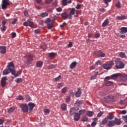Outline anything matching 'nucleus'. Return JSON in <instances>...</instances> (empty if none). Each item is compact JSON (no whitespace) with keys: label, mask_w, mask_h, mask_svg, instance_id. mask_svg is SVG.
I'll use <instances>...</instances> for the list:
<instances>
[{"label":"nucleus","mask_w":127,"mask_h":127,"mask_svg":"<svg viewBox=\"0 0 127 127\" xmlns=\"http://www.w3.org/2000/svg\"><path fill=\"white\" fill-rule=\"evenodd\" d=\"M75 12H76V13H77V11H76V9H75V8H72L70 9V11L69 12V16H70V18H71L72 15H74V14H75Z\"/></svg>","instance_id":"14"},{"label":"nucleus","mask_w":127,"mask_h":127,"mask_svg":"<svg viewBox=\"0 0 127 127\" xmlns=\"http://www.w3.org/2000/svg\"><path fill=\"white\" fill-rule=\"evenodd\" d=\"M121 113L122 115H126V114H127V111L126 110H123Z\"/></svg>","instance_id":"64"},{"label":"nucleus","mask_w":127,"mask_h":127,"mask_svg":"<svg viewBox=\"0 0 127 127\" xmlns=\"http://www.w3.org/2000/svg\"><path fill=\"white\" fill-rule=\"evenodd\" d=\"M82 122H87L88 121V117H87V116H83L82 117Z\"/></svg>","instance_id":"34"},{"label":"nucleus","mask_w":127,"mask_h":127,"mask_svg":"<svg viewBox=\"0 0 127 127\" xmlns=\"http://www.w3.org/2000/svg\"><path fill=\"white\" fill-rule=\"evenodd\" d=\"M114 118L115 116H114V114H109L106 117L107 119L110 120V121H111V120H113V119H114Z\"/></svg>","instance_id":"26"},{"label":"nucleus","mask_w":127,"mask_h":127,"mask_svg":"<svg viewBox=\"0 0 127 127\" xmlns=\"http://www.w3.org/2000/svg\"><path fill=\"white\" fill-rule=\"evenodd\" d=\"M119 76H120V81L122 82H125L127 80V74H122L121 73H115L112 75V79H117Z\"/></svg>","instance_id":"3"},{"label":"nucleus","mask_w":127,"mask_h":127,"mask_svg":"<svg viewBox=\"0 0 127 127\" xmlns=\"http://www.w3.org/2000/svg\"><path fill=\"white\" fill-rule=\"evenodd\" d=\"M122 119L125 123H127V115L126 116H122Z\"/></svg>","instance_id":"45"},{"label":"nucleus","mask_w":127,"mask_h":127,"mask_svg":"<svg viewBox=\"0 0 127 127\" xmlns=\"http://www.w3.org/2000/svg\"><path fill=\"white\" fill-rule=\"evenodd\" d=\"M28 106H29V110L30 112L32 111L33 109H34V107H35V104L34 103H29L28 104Z\"/></svg>","instance_id":"18"},{"label":"nucleus","mask_w":127,"mask_h":127,"mask_svg":"<svg viewBox=\"0 0 127 127\" xmlns=\"http://www.w3.org/2000/svg\"><path fill=\"white\" fill-rule=\"evenodd\" d=\"M3 124V120H2V119H0V126L1 125V126H0V127H3V125H2Z\"/></svg>","instance_id":"55"},{"label":"nucleus","mask_w":127,"mask_h":127,"mask_svg":"<svg viewBox=\"0 0 127 127\" xmlns=\"http://www.w3.org/2000/svg\"><path fill=\"white\" fill-rule=\"evenodd\" d=\"M104 101L105 102H111L112 103H113V102H115V99L114 96L110 97L109 96H108L104 98Z\"/></svg>","instance_id":"9"},{"label":"nucleus","mask_w":127,"mask_h":127,"mask_svg":"<svg viewBox=\"0 0 127 127\" xmlns=\"http://www.w3.org/2000/svg\"><path fill=\"white\" fill-rule=\"evenodd\" d=\"M61 16L63 18H64V19L70 18V15L68 14V12H63L61 14Z\"/></svg>","instance_id":"12"},{"label":"nucleus","mask_w":127,"mask_h":127,"mask_svg":"<svg viewBox=\"0 0 127 127\" xmlns=\"http://www.w3.org/2000/svg\"><path fill=\"white\" fill-rule=\"evenodd\" d=\"M24 14L25 16H28V11H27V10H25L24 12Z\"/></svg>","instance_id":"61"},{"label":"nucleus","mask_w":127,"mask_h":127,"mask_svg":"<svg viewBox=\"0 0 127 127\" xmlns=\"http://www.w3.org/2000/svg\"><path fill=\"white\" fill-rule=\"evenodd\" d=\"M61 78V75H59L57 77L55 78L54 79V80H55V81H58V80H60Z\"/></svg>","instance_id":"57"},{"label":"nucleus","mask_w":127,"mask_h":127,"mask_svg":"<svg viewBox=\"0 0 127 127\" xmlns=\"http://www.w3.org/2000/svg\"><path fill=\"white\" fill-rule=\"evenodd\" d=\"M96 125H97V123H96V122L94 121L91 124V127H95Z\"/></svg>","instance_id":"63"},{"label":"nucleus","mask_w":127,"mask_h":127,"mask_svg":"<svg viewBox=\"0 0 127 127\" xmlns=\"http://www.w3.org/2000/svg\"><path fill=\"white\" fill-rule=\"evenodd\" d=\"M75 8H76V9H80L81 8V4H77Z\"/></svg>","instance_id":"62"},{"label":"nucleus","mask_w":127,"mask_h":127,"mask_svg":"<svg viewBox=\"0 0 127 127\" xmlns=\"http://www.w3.org/2000/svg\"><path fill=\"white\" fill-rule=\"evenodd\" d=\"M103 112H100L97 114V118H101L103 116Z\"/></svg>","instance_id":"47"},{"label":"nucleus","mask_w":127,"mask_h":127,"mask_svg":"<svg viewBox=\"0 0 127 127\" xmlns=\"http://www.w3.org/2000/svg\"><path fill=\"white\" fill-rule=\"evenodd\" d=\"M51 22H52V21H51V19H50V18H47L45 21V23H46L47 24L51 23Z\"/></svg>","instance_id":"32"},{"label":"nucleus","mask_w":127,"mask_h":127,"mask_svg":"<svg viewBox=\"0 0 127 127\" xmlns=\"http://www.w3.org/2000/svg\"><path fill=\"white\" fill-rule=\"evenodd\" d=\"M86 115H87V116L90 117H93V112L88 111L87 112Z\"/></svg>","instance_id":"37"},{"label":"nucleus","mask_w":127,"mask_h":127,"mask_svg":"<svg viewBox=\"0 0 127 127\" xmlns=\"http://www.w3.org/2000/svg\"><path fill=\"white\" fill-rule=\"evenodd\" d=\"M14 110H15V108L14 107H12L8 110V113H13Z\"/></svg>","instance_id":"33"},{"label":"nucleus","mask_w":127,"mask_h":127,"mask_svg":"<svg viewBox=\"0 0 127 127\" xmlns=\"http://www.w3.org/2000/svg\"><path fill=\"white\" fill-rule=\"evenodd\" d=\"M62 85L63 84L61 83H59L57 85V88H58L59 89H60L61 87H62Z\"/></svg>","instance_id":"58"},{"label":"nucleus","mask_w":127,"mask_h":127,"mask_svg":"<svg viewBox=\"0 0 127 127\" xmlns=\"http://www.w3.org/2000/svg\"><path fill=\"white\" fill-rule=\"evenodd\" d=\"M67 92V87H64L62 90V93L63 94H66Z\"/></svg>","instance_id":"40"},{"label":"nucleus","mask_w":127,"mask_h":127,"mask_svg":"<svg viewBox=\"0 0 127 127\" xmlns=\"http://www.w3.org/2000/svg\"><path fill=\"white\" fill-rule=\"evenodd\" d=\"M28 22L29 23V26L31 28H33L34 27V23L33 22H31L30 19L28 20Z\"/></svg>","instance_id":"28"},{"label":"nucleus","mask_w":127,"mask_h":127,"mask_svg":"<svg viewBox=\"0 0 127 127\" xmlns=\"http://www.w3.org/2000/svg\"><path fill=\"white\" fill-rule=\"evenodd\" d=\"M75 114H76V110L75 109V108H70L69 110L70 116H73V115H75Z\"/></svg>","instance_id":"19"},{"label":"nucleus","mask_w":127,"mask_h":127,"mask_svg":"<svg viewBox=\"0 0 127 127\" xmlns=\"http://www.w3.org/2000/svg\"><path fill=\"white\" fill-rule=\"evenodd\" d=\"M103 67L104 69H106V70H109L112 68V65L110 64H103Z\"/></svg>","instance_id":"15"},{"label":"nucleus","mask_w":127,"mask_h":127,"mask_svg":"<svg viewBox=\"0 0 127 127\" xmlns=\"http://www.w3.org/2000/svg\"><path fill=\"white\" fill-rule=\"evenodd\" d=\"M100 33H96L95 34V36H94V38H99V37H100Z\"/></svg>","instance_id":"54"},{"label":"nucleus","mask_w":127,"mask_h":127,"mask_svg":"<svg viewBox=\"0 0 127 127\" xmlns=\"http://www.w3.org/2000/svg\"><path fill=\"white\" fill-rule=\"evenodd\" d=\"M105 4H107V5H109V3L108 2H111L112 1V0H103Z\"/></svg>","instance_id":"44"},{"label":"nucleus","mask_w":127,"mask_h":127,"mask_svg":"<svg viewBox=\"0 0 127 127\" xmlns=\"http://www.w3.org/2000/svg\"><path fill=\"white\" fill-rule=\"evenodd\" d=\"M12 38H15L16 37V33L13 32L11 33Z\"/></svg>","instance_id":"52"},{"label":"nucleus","mask_w":127,"mask_h":127,"mask_svg":"<svg viewBox=\"0 0 127 127\" xmlns=\"http://www.w3.org/2000/svg\"><path fill=\"white\" fill-rule=\"evenodd\" d=\"M80 119H81V116H80V114H79L78 113H74L73 115V120H74L75 122H78Z\"/></svg>","instance_id":"11"},{"label":"nucleus","mask_w":127,"mask_h":127,"mask_svg":"<svg viewBox=\"0 0 127 127\" xmlns=\"http://www.w3.org/2000/svg\"><path fill=\"white\" fill-rule=\"evenodd\" d=\"M74 107H75V110L76 111H79V110L80 109V103L79 102H76L74 104Z\"/></svg>","instance_id":"22"},{"label":"nucleus","mask_w":127,"mask_h":127,"mask_svg":"<svg viewBox=\"0 0 127 127\" xmlns=\"http://www.w3.org/2000/svg\"><path fill=\"white\" fill-rule=\"evenodd\" d=\"M76 66H77V62H73L70 64V69H74V68H75V67H76Z\"/></svg>","instance_id":"24"},{"label":"nucleus","mask_w":127,"mask_h":127,"mask_svg":"<svg viewBox=\"0 0 127 127\" xmlns=\"http://www.w3.org/2000/svg\"><path fill=\"white\" fill-rule=\"evenodd\" d=\"M6 81H7V77H3L1 79V85L2 87H5V84L6 83Z\"/></svg>","instance_id":"10"},{"label":"nucleus","mask_w":127,"mask_h":127,"mask_svg":"<svg viewBox=\"0 0 127 127\" xmlns=\"http://www.w3.org/2000/svg\"><path fill=\"white\" fill-rule=\"evenodd\" d=\"M127 27H122L120 28V33L121 34H124L125 33H127Z\"/></svg>","instance_id":"13"},{"label":"nucleus","mask_w":127,"mask_h":127,"mask_svg":"<svg viewBox=\"0 0 127 127\" xmlns=\"http://www.w3.org/2000/svg\"><path fill=\"white\" fill-rule=\"evenodd\" d=\"M17 100H23V97L22 96H19L17 97Z\"/></svg>","instance_id":"60"},{"label":"nucleus","mask_w":127,"mask_h":127,"mask_svg":"<svg viewBox=\"0 0 127 127\" xmlns=\"http://www.w3.org/2000/svg\"><path fill=\"white\" fill-rule=\"evenodd\" d=\"M7 68L3 70L2 74L3 75H8L9 73H11L12 75H14V69L15 66L13 64V62H11L7 64Z\"/></svg>","instance_id":"1"},{"label":"nucleus","mask_w":127,"mask_h":127,"mask_svg":"<svg viewBox=\"0 0 127 127\" xmlns=\"http://www.w3.org/2000/svg\"><path fill=\"white\" fill-rule=\"evenodd\" d=\"M20 108L24 113H28V106L26 104H21Z\"/></svg>","instance_id":"8"},{"label":"nucleus","mask_w":127,"mask_h":127,"mask_svg":"<svg viewBox=\"0 0 127 127\" xmlns=\"http://www.w3.org/2000/svg\"><path fill=\"white\" fill-rule=\"evenodd\" d=\"M56 54L54 53H49V56L50 58H52V57H55Z\"/></svg>","instance_id":"41"},{"label":"nucleus","mask_w":127,"mask_h":127,"mask_svg":"<svg viewBox=\"0 0 127 127\" xmlns=\"http://www.w3.org/2000/svg\"><path fill=\"white\" fill-rule=\"evenodd\" d=\"M116 19H118V20H124V19H127V17L126 15L117 16L116 17Z\"/></svg>","instance_id":"17"},{"label":"nucleus","mask_w":127,"mask_h":127,"mask_svg":"<svg viewBox=\"0 0 127 127\" xmlns=\"http://www.w3.org/2000/svg\"><path fill=\"white\" fill-rule=\"evenodd\" d=\"M112 78V76H107L105 77L104 81L105 82V86H111L114 84V82H113L111 81H109V80H111Z\"/></svg>","instance_id":"5"},{"label":"nucleus","mask_w":127,"mask_h":127,"mask_svg":"<svg viewBox=\"0 0 127 127\" xmlns=\"http://www.w3.org/2000/svg\"><path fill=\"white\" fill-rule=\"evenodd\" d=\"M41 16L42 17H46V16H48V13L47 12L42 13L41 14Z\"/></svg>","instance_id":"35"},{"label":"nucleus","mask_w":127,"mask_h":127,"mask_svg":"<svg viewBox=\"0 0 127 127\" xmlns=\"http://www.w3.org/2000/svg\"><path fill=\"white\" fill-rule=\"evenodd\" d=\"M116 63L115 67L117 69H123L125 68V64L120 59H117L115 61Z\"/></svg>","instance_id":"4"},{"label":"nucleus","mask_w":127,"mask_h":127,"mask_svg":"<svg viewBox=\"0 0 127 127\" xmlns=\"http://www.w3.org/2000/svg\"><path fill=\"white\" fill-rule=\"evenodd\" d=\"M20 74H21V71L19 70L18 72H17L16 73H15V68H14V74L13 76H15V77H18V76H19V75H20Z\"/></svg>","instance_id":"27"},{"label":"nucleus","mask_w":127,"mask_h":127,"mask_svg":"<svg viewBox=\"0 0 127 127\" xmlns=\"http://www.w3.org/2000/svg\"><path fill=\"white\" fill-rule=\"evenodd\" d=\"M49 69H53V68H55V65L54 64H51L50 65L48 66Z\"/></svg>","instance_id":"49"},{"label":"nucleus","mask_w":127,"mask_h":127,"mask_svg":"<svg viewBox=\"0 0 127 127\" xmlns=\"http://www.w3.org/2000/svg\"><path fill=\"white\" fill-rule=\"evenodd\" d=\"M65 101L66 103H69L70 102V96H68L66 97V98L65 99Z\"/></svg>","instance_id":"51"},{"label":"nucleus","mask_w":127,"mask_h":127,"mask_svg":"<svg viewBox=\"0 0 127 127\" xmlns=\"http://www.w3.org/2000/svg\"><path fill=\"white\" fill-rule=\"evenodd\" d=\"M110 21H109L108 19H106L102 23V27H105V26H107L108 24H109Z\"/></svg>","instance_id":"23"},{"label":"nucleus","mask_w":127,"mask_h":127,"mask_svg":"<svg viewBox=\"0 0 127 127\" xmlns=\"http://www.w3.org/2000/svg\"><path fill=\"white\" fill-rule=\"evenodd\" d=\"M33 60V56L31 55H29L26 56V60L25 62L26 64H29L31 61Z\"/></svg>","instance_id":"6"},{"label":"nucleus","mask_w":127,"mask_h":127,"mask_svg":"<svg viewBox=\"0 0 127 127\" xmlns=\"http://www.w3.org/2000/svg\"><path fill=\"white\" fill-rule=\"evenodd\" d=\"M108 119H107V117L105 118L104 119H103L102 121V125H105V124H107L108 122Z\"/></svg>","instance_id":"39"},{"label":"nucleus","mask_w":127,"mask_h":127,"mask_svg":"<svg viewBox=\"0 0 127 127\" xmlns=\"http://www.w3.org/2000/svg\"><path fill=\"white\" fill-rule=\"evenodd\" d=\"M85 113H86V110H85V109L80 110L78 112V114L80 116H82V115H84Z\"/></svg>","instance_id":"29"},{"label":"nucleus","mask_w":127,"mask_h":127,"mask_svg":"<svg viewBox=\"0 0 127 127\" xmlns=\"http://www.w3.org/2000/svg\"><path fill=\"white\" fill-rule=\"evenodd\" d=\"M44 112L45 114H49L50 113V110L49 109H44Z\"/></svg>","instance_id":"46"},{"label":"nucleus","mask_w":127,"mask_h":127,"mask_svg":"<svg viewBox=\"0 0 127 127\" xmlns=\"http://www.w3.org/2000/svg\"><path fill=\"white\" fill-rule=\"evenodd\" d=\"M16 83H21L22 82V79L21 78H17L16 80Z\"/></svg>","instance_id":"48"},{"label":"nucleus","mask_w":127,"mask_h":127,"mask_svg":"<svg viewBox=\"0 0 127 127\" xmlns=\"http://www.w3.org/2000/svg\"><path fill=\"white\" fill-rule=\"evenodd\" d=\"M43 65V63L41 61H38L36 63L37 67H41Z\"/></svg>","instance_id":"31"},{"label":"nucleus","mask_w":127,"mask_h":127,"mask_svg":"<svg viewBox=\"0 0 127 127\" xmlns=\"http://www.w3.org/2000/svg\"><path fill=\"white\" fill-rule=\"evenodd\" d=\"M0 52L2 54H4L6 52V49H5V47H0Z\"/></svg>","instance_id":"20"},{"label":"nucleus","mask_w":127,"mask_h":127,"mask_svg":"<svg viewBox=\"0 0 127 127\" xmlns=\"http://www.w3.org/2000/svg\"><path fill=\"white\" fill-rule=\"evenodd\" d=\"M96 55L98 57H105V54L101 51L96 52Z\"/></svg>","instance_id":"16"},{"label":"nucleus","mask_w":127,"mask_h":127,"mask_svg":"<svg viewBox=\"0 0 127 127\" xmlns=\"http://www.w3.org/2000/svg\"><path fill=\"white\" fill-rule=\"evenodd\" d=\"M65 25H67V23L64 22L62 24L60 25V27H61L62 28L64 27V26H65Z\"/></svg>","instance_id":"50"},{"label":"nucleus","mask_w":127,"mask_h":127,"mask_svg":"<svg viewBox=\"0 0 127 127\" xmlns=\"http://www.w3.org/2000/svg\"><path fill=\"white\" fill-rule=\"evenodd\" d=\"M7 5H9L8 0H2V4H1L2 9H5L7 7Z\"/></svg>","instance_id":"7"},{"label":"nucleus","mask_w":127,"mask_h":127,"mask_svg":"<svg viewBox=\"0 0 127 127\" xmlns=\"http://www.w3.org/2000/svg\"><path fill=\"white\" fill-rule=\"evenodd\" d=\"M1 30L2 31V32H4L6 30V27L5 26H2V27L1 28Z\"/></svg>","instance_id":"43"},{"label":"nucleus","mask_w":127,"mask_h":127,"mask_svg":"<svg viewBox=\"0 0 127 127\" xmlns=\"http://www.w3.org/2000/svg\"><path fill=\"white\" fill-rule=\"evenodd\" d=\"M119 56L122 58H125L126 57V54L125 53H123V52H121L119 54Z\"/></svg>","instance_id":"36"},{"label":"nucleus","mask_w":127,"mask_h":127,"mask_svg":"<svg viewBox=\"0 0 127 127\" xmlns=\"http://www.w3.org/2000/svg\"><path fill=\"white\" fill-rule=\"evenodd\" d=\"M116 7H118V8H121V7H122V6H121V3L120 2V1H118L116 3Z\"/></svg>","instance_id":"42"},{"label":"nucleus","mask_w":127,"mask_h":127,"mask_svg":"<svg viewBox=\"0 0 127 127\" xmlns=\"http://www.w3.org/2000/svg\"><path fill=\"white\" fill-rule=\"evenodd\" d=\"M120 103L121 105H124V104H126V100H121Z\"/></svg>","instance_id":"56"},{"label":"nucleus","mask_w":127,"mask_h":127,"mask_svg":"<svg viewBox=\"0 0 127 127\" xmlns=\"http://www.w3.org/2000/svg\"><path fill=\"white\" fill-rule=\"evenodd\" d=\"M54 22V21H52V22L50 24H47V27L48 29H52L53 28V23Z\"/></svg>","instance_id":"21"},{"label":"nucleus","mask_w":127,"mask_h":127,"mask_svg":"<svg viewBox=\"0 0 127 127\" xmlns=\"http://www.w3.org/2000/svg\"><path fill=\"white\" fill-rule=\"evenodd\" d=\"M56 10L58 12H61V11H62V8H61L60 7L57 8Z\"/></svg>","instance_id":"53"},{"label":"nucleus","mask_w":127,"mask_h":127,"mask_svg":"<svg viewBox=\"0 0 127 127\" xmlns=\"http://www.w3.org/2000/svg\"><path fill=\"white\" fill-rule=\"evenodd\" d=\"M67 4H68V2L67 1V0H62V4L64 6L67 5Z\"/></svg>","instance_id":"38"},{"label":"nucleus","mask_w":127,"mask_h":127,"mask_svg":"<svg viewBox=\"0 0 127 127\" xmlns=\"http://www.w3.org/2000/svg\"><path fill=\"white\" fill-rule=\"evenodd\" d=\"M121 124L122 121H121V119L116 118L115 120L109 121L107 126L109 127H115L116 125H117V126H120V125H121Z\"/></svg>","instance_id":"2"},{"label":"nucleus","mask_w":127,"mask_h":127,"mask_svg":"<svg viewBox=\"0 0 127 127\" xmlns=\"http://www.w3.org/2000/svg\"><path fill=\"white\" fill-rule=\"evenodd\" d=\"M81 94H82V92L81 91V89L79 88L78 89L77 92L75 93V97L76 98H79V97L81 96Z\"/></svg>","instance_id":"25"},{"label":"nucleus","mask_w":127,"mask_h":127,"mask_svg":"<svg viewBox=\"0 0 127 127\" xmlns=\"http://www.w3.org/2000/svg\"><path fill=\"white\" fill-rule=\"evenodd\" d=\"M61 108L63 111H66L67 110V105L65 104H63L61 105Z\"/></svg>","instance_id":"30"},{"label":"nucleus","mask_w":127,"mask_h":127,"mask_svg":"<svg viewBox=\"0 0 127 127\" xmlns=\"http://www.w3.org/2000/svg\"><path fill=\"white\" fill-rule=\"evenodd\" d=\"M29 23H28V22H24L23 23V25H24V26H29Z\"/></svg>","instance_id":"59"}]
</instances>
